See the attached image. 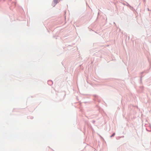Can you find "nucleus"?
<instances>
[{"label":"nucleus","instance_id":"1","mask_svg":"<svg viewBox=\"0 0 151 151\" xmlns=\"http://www.w3.org/2000/svg\"><path fill=\"white\" fill-rule=\"evenodd\" d=\"M58 0H54L53 2L55 4H56L58 2Z\"/></svg>","mask_w":151,"mask_h":151},{"label":"nucleus","instance_id":"2","mask_svg":"<svg viewBox=\"0 0 151 151\" xmlns=\"http://www.w3.org/2000/svg\"><path fill=\"white\" fill-rule=\"evenodd\" d=\"M114 134H113L112 135V136H111V137H112V136H114Z\"/></svg>","mask_w":151,"mask_h":151}]
</instances>
